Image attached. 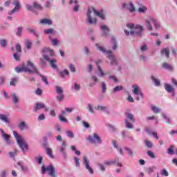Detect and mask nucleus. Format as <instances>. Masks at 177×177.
Listing matches in <instances>:
<instances>
[{"label":"nucleus","mask_w":177,"mask_h":177,"mask_svg":"<svg viewBox=\"0 0 177 177\" xmlns=\"http://www.w3.org/2000/svg\"><path fill=\"white\" fill-rule=\"evenodd\" d=\"M95 110H98L99 111H105V113H107V111H109V108L106 106L97 105L95 106Z\"/></svg>","instance_id":"26"},{"label":"nucleus","mask_w":177,"mask_h":177,"mask_svg":"<svg viewBox=\"0 0 177 177\" xmlns=\"http://www.w3.org/2000/svg\"><path fill=\"white\" fill-rule=\"evenodd\" d=\"M103 34H102V37H107L109 35V27L106 25H102L100 27Z\"/></svg>","instance_id":"22"},{"label":"nucleus","mask_w":177,"mask_h":177,"mask_svg":"<svg viewBox=\"0 0 177 177\" xmlns=\"http://www.w3.org/2000/svg\"><path fill=\"white\" fill-rule=\"evenodd\" d=\"M27 66H23L22 67L17 66L15 68L16 73H29V74H34V73H38V68L35 67V65L30 61H27Z\"/></svg>","instance_id":"4"},{"label":"nucleus","mask_w":177,"mask_h":177,"mask_svg":"<svg viewBox=\"0 0 177 177\" xmlns=\"http://www.w3.org/2000/svg\"><path fill=\"white\" fill-rule=\"evenodd\" d=\"M45 120V114L41 113L38 117V121H44Z\"/></svg>","instance_id":"63"},{"label":"nucleus","mask_w":177,"mask_h":177,"mask_svg":"<svg viewBox=\"0 0 177 177\" xmlns=\"http://www.w3.org/2000/svg\"><path fill=\"white\" fill-rule=\"evenodd\" d=\"M8 44V41H6V39H1L0 40V45L2 48H6V45Z\"/></svg>","instance_id":"55"},{"label":"nucleus","mask_w":177,"mask_h":177,"mask_svg":"<svg viewBox=\"0 0 177 177\" xmlns=\"http://www.w3.org/2000/svg\"><path fill=\"white\" fill-rule=\"evenodd\" d=\"M46 171L48 172V175L50 177H56V168L53 165H49L46 167L45 165L41 166V174L44 175L46 174Z\"/></svg>","instance_id":"9"},{"label":"nucleus","mask_w":177,"mask_h":177,"mask_svg":"<svg viewBox=\"0 0 177 177\" xmlns=\"http://www.w3.org/2000/svg\"><path fill=\"white\" fill-rule=\"evenodd\" d=\"M97 68L99 72V73L97 74L98 77L102 78V77H104V75H106V73H104V72H103V70L102 69L100 66H99V62H97Z\"/></svg>","instance_id":"30"},{"label":"nucleus","mask_w":177,"mask_h":177,"mask_svg":"<svg viewBox=\"0 0 177 177\" xmlns=\"http://www.w3.org/2000/svg\"><path fill=\"white\" fill-rule=\"evenodd\" d=\"M104 164L105 165H115L117 164V166L119 167L120 168L122 167V163L120 162V158H115L114 159H112L111 160H106L104 161Z\"/></svg>","instance_id":"15"},{"label":"nucleus","mask_w":177,"mask_h":177,"mask_svg":"<svg viewBox=\"0 0 177 177\" xmlns=\"http://www.w3.org/2000/svg\"><path fill=\"white\" fill-rule=\"evenodd\" d=\"M26 45L27 49H31V46H32V44L30 40H26Z\"/></svg>","instance_id":"59"},{"label":"nucleus","mask_w":177,"mask_h":177,"mask_svg":"<svg viewBox=\"0 0 177 177\" xmlns=\"http://www.w3.org/2000/svg\"><path fill=\"white\" fill-rule=\"evenodd\" d=\"M33 8H35V9H37L38 10H44L42 6L38 3H34Z\"/></svg>","instance_id":"46"},{"label":"nucleus","mask_w":177,"mask_h":177,"mask_svg":"<svg viewBox=\"0 0 177 177\" xmlns=\"http://www.w3.org/2000/svg\"><path fill=\"white\" fill-rule=\"evenodd\" d=\"M101 88H102V93H106V91H107V86L106 84V82H101Z\"/></svg>","instance_id":"42"},{"label":"nucleus","mask_w":177,"mask_h":177,"mask_svg":"<svg viewBox=\"0 0 177 177\" xmlns=\"http://www.w3.org/2000/svg\"><path fill=\"white\" fill-rule=\"evenodd\" d=\"M108 78L109 80H113V82H118V79L114 75H109Z\"/></svg>","instance_id":"57"},{"label":"nucleus","mask_w":177,"mask_h":177,"mask_svg":"<svg viewBox=\"0 0 177 177\" xmlns=\"http://www.w3.org/2000/svg\"><path fill=\"white\" fill-rule=\"evenodd\" d=\"M124 87L122 86H116L112 91L113 93H115V92H120V91H122Z\"/></svg>","instance_id":"45"},{"label":"nucleus","mask_w":177,"mask_h":177,"mask_svg":"<svg viewBox=\"0 0 177 177\" xmlns=\"http://www.w3.org/2000/svg\"><path fill=\"white\" fill-rule=\"evenodd\" d=\"M27 30L28 31V32L33 34V35H35V37H36L37 38H38V37H39V35L38 34V32H37V31H35V29H34L32 28H28Z\"/></svg>","instance_id":"34"},{"label":"nucleus","mask_w":177,"mask_h":177,"mask_svg":"<svg viewBox=\"0 0 177 177\" xmlns=\"http://www.w3.org/2000/svg\"><path fill=\"white\" fill-rule=\"evenodd\" d=\"M46 106L44 103L42 102H37L35 104V106L33 109L34 113H37L38 110H42V109H45Z\"/></svg>","instance_id":"20"},{"label":"nucleus","mask_w":177,"mask_h":177,"mask_svg":"<svg viewBox=\"0 0 177 177\" xmlns=\"http://www.w3.org/2000/svg\"><path fill=\"white\" fill-rule=\"evenodd\" d=\"M151 109L155 114H158V113H161V109L156 106H151Z\"/></svg>","instance_id":"36"},{"label":"nucleus","mask_w":177,"mask_h":177,"mask_svg":"<svg viewBox=\"0 0 177 177\" xmlns=\"http://www.w3.org/2000/svg\"><path fill=\"white\" fill-rule=\"evenodd\" d=\"M151 80H152V81L155 84L156 86H160V85L161 84L160 80L156 79L153 75L151 76Z\"/></svg>","instance_id":"37"},{"label":"nucleus","mask_w":177,"mask_h":177,"mask_svg":"<svg viewBox=\"0 0 177 177\" xmlns=\"http://www.w3.org/2000/svg\"><path fill=\"white\" fill-rule=\"evenodd\" d=\"M23 29L24 28L22 26H19L17 29L16 35L17 37H21V34H23Z\"/></svg>","instance_id":"40"},{"label":"nucleus","mask_w":177,"mask_h":177,"mask_svg":"<svg viewBox=\"0 0 177 177\" xmlns=\"http://www.w3.org/2000/svg\"><path fill=\"white\" fill-rule=\"evenodd\" d=\"M17 153H19V151H17V150H15L14 151L9 152V156L11 158H14V157L17 156Z\"/></svg>","instance_id":"53"},{"label":"nucleus","mask_w":177,"mask_h":177,"mask_svg":"<svg viewBox=\"0 0 177 177\" xmlns=\"http://www.w3.org/2000/svg\"><path fill=\"white\" fill-rule=\"evenodd\" d=\"M34 74H37V75L41 77V80L43 81L44 83L46 84V85H49V82H48V77L40 74L39 71H38V69H37V73H34Z\"/></svg>","instance_id":"27"},{"label":"nucleus","mask_w":177,"mask_h":177,"mask_svg":"<svg viewBox=\"0 0 177 177\" xmlns=\"http://www.w3.org/2000/svg\"><path fill=\"white\" fill-rule=\"evenodd\" d=\"M59 120L60 121H62V122H68L67 119H66V118H64V116H63V115H59Z\"/></svg>","instance_id":"60"},{"label":"nucleus","mask_w":177,"mask_h":177,"mask_svg":"<svg viewBox=\"0 0 177 177\" xmlns=\"http://www.w3.org/2000/svg\"><path fill=\"white\" fill-rule=\"evenodd\" d=\"M132 92L133 93V95L136 97V100H140V99H143L144 96H143V93L142 92V90H140V88L139 87V86H138V84H133L132 85Z\"/></svg>","instance_id":"10"},{"label":"nucleus","mask_w":177,"mask_h":177,"mask_svg":"<svg viewBox=\"0 0 177 177\" xmlns=\"http://www.w3.org/2000/svg\"><path fill=\"white\" fill-rule=\"evenodd\" d=\"M73 159H74V162H75V167H76V168H80V167H81V163H80V159H79V158L75 156V157L73 158Z\"/></svg>","instance_id":"44"},{"label":"nucleus","mask_w":177,"mask_h":177,"mask_svg":"<svg viewBox=\"0 0 177 177\" xmlns=\"http://www.w3.org/2000/svg\"><path fill=\"white\" fill-rule=\"evenodd\" d=\"M125 116H126V119H124V124H125L126 128H127V129H133V124L131 123V122H133V123L135 122V118H133V114L128 111H126ZM129 121L131 122H129Z\"/></svg>","instance_id":"8"},{"label":"nucleus","mask_w":177,"mask_h":177,"mask_svg":"<svg viewBox=\"0 0 177 177\" xmlns=\"http://www.w3.org/2000/svg\"><path fill=\"white\" fill-rule=\"evenodd\" d=\"M147 45L144 44L142 46V47L140 48V50L141 52H146V50H147Z\"/></svg>","instance_id":"64"},{"label":"nucleus","mask_w":177,"mask_h":177,"mask_svg":"<svg viewBox=\"0 0 177 177\" xmlns=\"http://www.w3.org/2000/svg\"><path fill=\"white\" fill-rule=\"evenodd\" d=\"M161 55H165L167 59H169V55H170V52H169V47L165 48H162L160 50Z\"/></svg>","instance_id":"25"},{"label":"nucleus","mask_w":177,"mask_h":177,"mask_svg":"<svg viewBox=\"0 0 177 177\" xmlns=\"http://www.w3.org/2000/svg\"><path fill=\"white\" fill-rule=\"evenodd\" d=\"M15 47L17 52H18L19 53H21V46L20 45V44H17Z\"/></svg>","instance_id":"61"},{"label":"nucleus","mask_w":177,"mask_h":177,"mask_svg":"<svg viewBox=\"0 0 177 177\" xmlns=\"http://www.w3.org/2000/svg\"><path fill=\"white\" fill-rule=\"evenodd\" d=\"M147 154H148L149 157H150L151 158H156V155L154 154V152L151 151H148L147 152Z\"/></svg>","instance_id":"58"},{"label":"nucleus","mask_w":177,"mask_h":177,"mask_svg":"<svg viewBox=\"0 0 177 177\" xmlns=\"http://www.w3.org/2000/svg\"><path fill=\"white\" fill-rule=\"evenodd\" d=\"M18 129L19 131H24L25 129H28V125L26 124V122L22 121L18 125Z\"/></svg>","instance_id":"24"},{"label":"nucleus","mask_w":177,"mask_h":177,"mask_svg":"<svg viewBox=\"0 0 177 177\" xmlns=\"http://www.w3.org/2000/svg\"><path fill=\"white\" fill-rule=\"evenodd\" d=\"M126 27L127 28H129L131 30L130 32L125 29L124 30V34L127 35V37L129 35H136L137 37H142V32H143V30H145V28L142 26L141 25H136L133 24H127Z\"/></svg>","instance_id":"3"},{"label":"nucleus","mask_w":177,"mask_h":177,"mask_svg":"<svg viewBox=\"0 0 177 177\" xmlns=\"http://www.w3.org/2000/svg\"><path fill=\"white\" fill-rule=\"evenodd\" d=\"M83 165H84L86 169L90 174V175H93V174H95V171L93 170L92 167H91L89 159H88V157L86 156H84L83 157Z\"/></svg>","instance_id":"12"},{"label":"nucleus","mask_w":177,"mask_h":177,"mask_svg":"<svg viewBox=\"0 0 177 177\" xmlns=\"http://www.w3.org/2000/svg\"><path fill=\"white\" fill-rule=\"evenodd\" d=\"M129 6L130 8H129V10L130 13H133V12L136 10V9L135 8V6H133V3L132 2H130Z\"/></svg>","instance_id":"50"},{"label":"nucleus","mask_w":177,"mask_h":177,"mask_svg":"<svg viewBox=\"0 0 177 177\" xmlns=\"http://www.w3.org/2000/svg\"><path fill=\"white\" fill-rule=\"evenodd\" d=\"M162 68H165V70H168V71H174L175 68H174V66H172L171 64H168L167 62H164L162 64Z\"/></svg>","instance_id":"19"},{"label":"nucleus","mask_w":177,"mask_h":177,"mask_svg":"<svg viewBox=\"0 0 177 177\" xmlns=\"http://www.w3.org/2000/svg\"><path fill=\"white\" fill-rule=\"evenodd\" d=\"M165 89L168 92V93H171V92H174V91H175V88H174V86L169 84H165Z\"/></svg>","instance_id":"29"},{"label":"nucleus","mask_w":177,"mask_h":177,"mask_svg":"<svg viewBox=\"0 0 177 177\" xmlns=\"http://www.w3.org/2000/svg\"><path fill=\"white\" fill-rule=\"evenodd\" d=\"M151 23H153L156 30L160 28L161 25L160 24V22H158V20L151 16H149L145 19L146 28L148 31H153V26L151 25Z\"/></svg>","instance_id":"7"},{"label":"nucleus","mask_w":177,"mask_h":177,"mask_svg":"<svg viewBox=\"0 0 177 177\" xmlns=\"http://www.w3.org/2000/svg\"><path fill=\"white\" fill-rule=\"evenodd\" d=\"M174 149H175V147L174 145H171L169 148L167 149V153L169 154L170 156H174V154H175Z\"/></svg>","instance_id":"39"},{"label":"nucleus","mask_w":177,"mask_h":177,"mask_svg":"<svg viewBox=\"0 0 177 177\" xmlns=\"http://www.w3.org/2000/svg\"><path fill=\"white\" fill-rule=\"evenodd\" d=\"M162 118H163V120H165L166 124H172V120H171V118H169V116H168V115L162 113L161 114Z\"/></svg>","instance_id":"28"},{"label":"nucleus","mask_w":177,"mask_h":177,"mask_svg":"<svg viewBox=\"0 0 177 177\" xmlns=\"http://www.w3.org/2000/svg\"><path fill=\"white\" fill-rule=\"evenodd\" d=\"M0 132L1 133V137L4 139L6 143H7V145L10 144V136L6 134L2 129H0Z\"/></svg>","instance_id":"17"},{"label":"nucleus","mask_w":177,"mask_h":177,"mask_svg":"<svg viewBox=\"0 0 177 177\" xmlns=\"http://www.w3.org/2000/svg\"><path fill=\"white\" fill-rule=\"evenodd\" d=\"M87 140H89L90 143H93V145H102V138L97 133H94L93 136H88Z\"/></svg>","instance_id":"11"},{"label":"nucleus","mask_w":177,"mask_h":177,"mask_svg":"<svg viewBox=\"0 0 177 177\" xmlns=\"http://www.w3.org/2000/svg\"><path fill=\"white\" fill-rule=\"evenodd\" d=\"M55 92L58 95L56 97L57 100L59 102H63V100H64L63 88L59 86H55Z\"/></svg>","instance_id":"13"},{"label":"nucleus","mask_w":177,"mask_h":177,"mask_svg":"<svg viewBox=\"0 0 177 177\" xmlns=\"http://www.w3.org/2000/svg\"><path fill=\"white\" fill-rule=\"evenodd\" d=\"M145 146L149 149H151V147H153V143H151V142L147 140H145Z\"/></svg>","instance_id":"54"},{"label":"nucleus","mask_w":177,"mask_h":177,"mask_svg":"<svg viewBox=\"0 0 177 177\" xmlns=\"http://www.w3.org/2000/svg\"><path fill=\"white\" fill-rule=\"evenodd\" d=\"M43 52V57L46 62H48L50 63V66L51 68H53V70H57V65L56 64L57 63V60L55 59H53L55 57V51L50 48H44L42 50Z\"/></svg>","instance_id":"2"},{"label":"nucleus","mask_w":177,"mask_h":177,"mask_svg":"<svg viewBox=\"0 0 177 177\" xmlns=\"http://www.w3.org/2000/svg\"><path fill=\"white\" fill-rule=\"evenodd\" d=\"M68 74H70V72L67 69L59 72V75L61 78H66V75H68Z\"/></svg>","instance_id":"32"},{"label":"nucleus","mask_w":177,"mask_h":177,"mask_svg":"<svg viewBox=\"0 0 177 177\" xmlns=\"http://www.w3.org/2000/svg\"><path fill=\"white\" fill-rule=\"evenodd\" d=\"M46 154L50 157V158H55V156H53V153H52V149L49 147L46 148Z\"/></svg>","instance_id":"38"},{"label":"nucleus","mask_w":177,"mask_h":177,"mask_svg":"<svg viewBox=\"0 0 177 177\" xmlns=\"http://www.w3.org/2000/svg\"><path fill=\"white\" fill-rule=\"evenodd\" d=\"M66 133L68 138H70L71 139H74V133L72 131L67 130L66 131Z\"/></svg>","instance_id":"48"},{"label":"nucleus","mask_w":177,"mask_h":177,"mask_svg":"<svg viewBox=\"0 0 177 177\" xmlns=\"http://www.w3.org/2000/svg\"><path fill=\"white\" fill-rule=\"evenodd\" d=\"M92 12H93L95 16H97L101 20H106V11L103 9L97 10L95 9V7L88 8L87 11V19L86 21L88 24H96L97 21L96 18H92Z\"/></svg>","instance_id":"1"},{"label":"nucleus","mask_w":177,"mask_h":177,"mask_svg":"<svg viewBox=\"0 0 177 177\" xmlns=\"http://www.w3.org/2000/svg\"><path fill=\"white\" fill-rule=\"evenodd\" d=\"M49 39L50 40L52 45L54 46H57V45L59 44V40H57V39H53L52 36L49 37Z\"/></svg>","instance_id":"41"},{"label":"nucleus","mask_w":177,"mask_h":177,"mask_svg":"<svg viewBox=\"0 0 177 177\" xmlns=\"http://www.w3.org/2000/svg\"><path fill=\"white\" fill-rule=\"evenodd\" d=\"M11 96L12 97L13 103H15V104H17V103H19V96H17V94L15 93H12Z\"/></svg>","instance_id":"33"},{"label":"nucleus","mask_w":177,"mask_h":177,"mask_svg":"<svg viewBox=\"0 0 177 177\" xmlns=\"http://www.w3.org/2000/svg\"><path fill=\"white\" fill-rule=\"evenodd\" d=\"M0 121L5 122L6 125L10 124L11 122L10 118H9L8 115L5 114H0Z\"/></svg>","instance_id":"18"},{"label":"nucleus","mask_w":177,"mask_h":177,"mask_svg":"<svg viewBox=\"0 0 177 177\" xmlns=\"http://www.w3.org/2000/svg\"><path fill=\"white\" fill-rule=\"evenodd\" d=\"M13 135L17 142L18 146H19L20 149H21L22 153L26 154V150H28V145L24 140L23 137L17 133L16 131H13Z\"/></svg>","instance_id":"6"},{"label":"nucleus","mask_w":177,"mask_h":177,"mask_svg":"<svg viewBox=\"0 0 177 177\" xmlns=\"http://www.w3.org/2000/svg\"><path fill=\"white\" fill-rule=\"evenodd\" d=\"M67 148V145L66 141H62L61 146L59 147V153H61L63 158L66 160L67 158V153H66V149Z\"/></svg>","instance_id":"16"},{"label":"nucleus","mask_w":177,"mask_h":177,"mask_svg":"<svg viewBox=\"0 0 177 177\" xmlns=\"http://www.w3.org/2000/svg\"><path fill=\"white\" fill-rule=\"evenodd\" d=\"M12 5H14L15 8L11 11L8 12L9 16H12V15H15L16 12H19V10H20V0H15L12 2Z\"/></svg>","instance_id":"14"},{"label":"nucleus","mask_w":177,"mask_h":177,"mask_svg":"<svg viewBox=\"0 0 177 177\" xmlns=\"http://www.w3.org/2000/svg\"><path fill=\"white\" fill-rule=\"evenodd\" d=\"M112 49L113 50H117V48H118V44L117 43V41H115V39L113 38L112 39Z\"/></svg>","instance_id":"43"},{"label":"nucleus","mask_w":177,"mask_h":177,"mask_svg":"<svg viewBox=\"0 0 177 177\" xmlns=\"http://www.w3.org/2000/svg\"><path fill=\"white\" fill-rule=\"evenodd\" d=\"M161 174H162V176H169V173H168V171H167V169H165L162 170Z\"/></svg>","instance_id":"62"},{"label":"nucleus","mask_w":177,"mask_h":177,"mask_svg":"<svg viewBox=\"0 0 177 177\" xmlns=\"http://www.w3.org/2000/svg\"><path fill=\"white\" fill-rule=\"evenodd\" d=\"M124 150H125V151H127V153L128 156H129V157H133V151L131 148H129L128 147H125Z\"/></svg>","instance_id":"35"},{"label":"nucleus","mask_w":177,"mask_h":177,"mask_svg":"<svg viewBox=\"0 0 177 177\" xmlns=\"http://www.w3.org/2000/svg\"><path fill=\"white\" fill-rule=\"evenodd\" d=\"M95 46L97 48V50L102 52V53H104L108 55L107 58L110 60L111 66H117V58L114 55L111 54V50H106V48L101 46L100 44L96 43Z\"/></svg>","instance_id":"5"},{"label":"nucleus","mask_w":177,"mask_h":177,"mask_svg":"<svg viewBox=\"0 0 177 177\" xmlns=\"http://www.w3.org/2000/svg\"><path fill=\"white\" fill-rule=\"evenodd\" d=\"M91 82H90L89 84V86L91 88L95 86V85H96V83L98 81L97 77H96L95 75H91Z\"/></svg>","instance_id":"23"},{"label":"nucleus","mask_w":177,"mask_h":177,"mask_svg":"<svg viewBox=\"0 0 177 177\" xmlns=\"http://www.w3.org/2000/svg\"><path fill=\"white\" fill-rule=\"evenodd\" d=\"M87 110L89 111V113H91L92 114L95 113V110L93 109V106L91 103L87 104Z\"/></svg>","instance_id":"47"},{"label":"nucleus","mask_w":177,"mask_h":177,"mask_svg":"<svg viewBox=\"0 0 177 177\" xmlns=\"http://www.w3.org/2000/svg\"><path fill=\"white\" fill-rule=\"evenodd\" d=\"M35 160L38 162L39 165H41V164H42V161H44V157L39 156V157L35 158Z\"/></svg>","instance_id":"51"},{"label":"nucleus","mask_w":177,"mask_h":177,"mask_svg":"<svg viewBox=\"0 0 177 177\" xmlns=\"http://www.w3.org/2000/svg\"><path fill=\"white\" fill-rule=\"evenodd\" d=\"M147 10V8L146 6L140 7L138 8L139 13H145Z\"/></svg>","instance_id":"52"},{"label":"nucleus","mask_w":177,"mask_h":177,"mask_svg":"<svg viewBox=\"0 0 177 177\" xmlns=\"http://www.w3.org/2000/svg\"><path fill=\"white\" fill-rule=\"evenodd\" d=\"M97 165L102 172H104L106 171V167H104V165L102 163H98Z\"/></svg>","instance_id":"56"},{"label":"nucleus","mask_w":177,"mask_h":177,"mask_svg":"<svg viewBox=\"0 0 177 177\" xmlns=\"http://www.w3.org/2000/svg\"><path fill=\"white\" fill-rule=\"evenodd\" d=\"M17 81H18L17 77L12 78L10 82V85H11L12 86H16V84H17Z\"/></svg>","instance_id":"49"},{"label":"nucleus","mask_w":177,"mask_h":177,"mask_svg":"<svg viewBox=\"0 0 177 177\" xmlns=\"http://www.w3.org/2000/svg\"><path fill=\"white\" fill-rule=\"evenodd\" d=\"M44 33L47 35H49V34H50L51 35H56V30H55V29L53 28L45 29L44 30Z\"/></svg>","instance_id":"31"},{"label":"nucleus","mask_w":177,"mask_h":177,"mask_svg":"<svg viewBox=\"0 0 177 177\" xmlns=\"http://www.w3.org/2000/svg\"><path fill=\"white\" fill-rule=\"evenodd\" d=\"M39 24L44 26H52V24H53V21L52 19L44 18L40 20Z\"/></svg>","instance_id":"21"}]
</instances>
